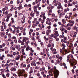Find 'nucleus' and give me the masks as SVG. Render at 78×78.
Here are the masks:
<instances>
[{
    "label": "nucleus",
    "mask_w": 78,
    "mask_h": 78,
    "mask_svg": "<svg viewBox=\"0 0 78 78\" xmlns=\"http://www.w3.org/2000/svg\"><path fill=\"white\" fill-rule=\"evenodd\" d=\"M54 71H52L53 72V73L54 74V76L55 78H58V76H59V72L58 70L56 69V67L54 66Z\"/></svg>",
    "instance_id": "f257e3e1"
},
{
    "label": "nucleus",
    "mask_w": 78,
    "mask_h": 78,
    "mask_svg": "<svg viewBox=\"0 0 78 78\" xmlns=\"http://www.w3.org/2000/svg\"><path fill=\"white\" fill-rule=\"evenodd\" d=\"M76 64L77 63L75 62H71L70 63V64L71 66L73 67V69H76V66H75V65H76Z\"/></svg>",
    "instance_id": "f03ea898"
},
{
    "label": "nucleus",
    "mask_w": 78,
    "mask_h": 78,
    "mask_svg": "<svg viewBox=\"0 0 78 78\" xmlns=\"http://www.w3.org/2000/svg\"><path fill=\"white\" fill-rule=\"evenodd\" d=\"M60 52H61L62 51L63 53L65 52V54H67L68 53V52L67 51V49H63L62 48V49H60Z\"/></svg>",
    "instance_id": "7ed1b4c3"
},
{
    "label": "nucleus",
    "mask_w": 78,
    "mask_h": 78,
    "mask_svg": "<svg viewBox=\"0 0 78 78\" xmlns=\"http://www.w3.org/2000/svg\"><path fill=\"white\" fill-rule=\"evenodd\" d=\"M69 22L70 24H73V25L75 24V21H72L70 20H69Z\"/></svg>",
    "instance_id": "20e7f679"
},
{
    "label": "nucleus",
    "mask_w": 78,
    "mask_h": 78,
    "mask_svg": "<svg viewBox=\"0 0 78 78\" xmlns=\"http://www.w3.org/2000/svg\"><path fill=\"white\" fill-rule=\"evenodd\" d=\"M19 5V7L16 8H17L18 9L20 10V9H22V8H23V7L22 6V4H20Z\"/></svg>",
    "instance_id": "39448f33"
},
{
    "label": "nucleus",
    "mask_w": 78,
    "mask_h": 78,
    "mask_svg": "<svg viewBox=\"0 0 78 78\" xmlns=\"http://www.w3.org/2000/svg\"><path fill=\"white\" fill-rule=\"evenodd\" d=\"M60 62V61H59V60H58L57 61H56L55 62V65H57L58 64H59Z\"/></svg>",
    "instance_id": "423d86ee"
},
{
    "label": "nucleus",
    "mask_w": 78,
    "mask_h": 78,
    "mask_svg": "<svg viewBox=\"0 0 78 78\" xmlns=\"http://www.w3.org/2000/svg\"><path fill=\"white\" fill-rule=\"evenodd\" d=\"M48 69L49 70H50L51 72H51V73H52V72H53V69H51V67H50V66H48Z\"/></svg>",
    "instance_id": "0eeeda50"
},
{
    "label": "nucleus",
    "mask_w": 78,
    "mask_h": 78,
    "mask_svg": "<svg viewBox=\"0 0 78 78\" xmlns=\"http://www.w3.org/2000/svg\"><path fill=\"white\" fill-rule=\"evenodd\" d=\"M11 20H12V21L10 22V24L12 25L13 23H14L15 22L14 20V18H11Z\"/></svg>",
    "instance_id": "6e6552de"
},
{
    "label": "nucleus",
    "mask_w": 78,
    "mask_h": 78,
    "mask_svg": "<svg viewBox=\"0 0 78 78\" xmlns=\"http://www.w3.org/2000/svg\"><path fill=\"white\" fill-rule=\"evenodd\" d=\"M50 50L52 51H56V49L55 48L53 49V47H51Z\"/></svg>",
    "instance_id": "1a4fd4ad"
},
{
    "label": "nucleus",
    "mask_w": 78,
    "mask_h": 78,
    "mask_svg": "<svg viewBox=\"0 0 78 78\" xmlns=\"http://www.w3.org/2000/svg\"><path fill=\"white\" fill-rule=\"evenodd\" d=\"M20 55H19L16 56V60L17 61L20 59Z\"/></svg>",
    "instance_id": "9d476101"
},
{
    "label": "nucleus",
    "mask_w": 78,
    "mask_h": 78,
    "mask_svg": "<svg viewBox=\"0 0 78 78\" xmlns=\"http://www.w3.org/2000/svg\"><path fill=\"white\" fill-rule=\"evenodd\" d=\"M59 36V34H56L55 33H54V38L55 39H56Z\"/></svg>",
    "instance_id": "9b49d317"
},
{
    "label": "nucleus",
    "mask_w": 78,
    "mask_h": 78,
    "mask_svg": "<svg viewBox=\"0 0 78 78\" xmlns=\"http://www.w3.org/2000/svg\"><path fill=\"white\" fill-rule=\"evenodd\" d=\"M62 47H63L62 48V49L63 50H65V48L66 47V45H65V44H64L63 43V44H62Z\"/></svg>",
    "instance_id": "f8f14e48"
},
{
    "label": "nucleus",
    "mask_w": 78,
    "mask_h": 78,
    "mask_svg": "<svg viewBox=\"0 0 78 78\" xmlns=\"http://www.w3.org/2000/svg\"><path fill=\"white\" fill-rule=\"evenodd\" d=\"M61 8L62 9H63V8H62V5L58 6L57 9H60Z\"/></svg>",
    "instance_id": "ddd939ff"
},
{
    "label": "nucleus",
    "mask_w": 78,
    "mask_h": 78,
    "mask_svg": "<svg viewBox=\"0 0 78 78\" xmlns=\"http://www.w3.org/2000/svg\"><path fill=\"white\" fill-rule=\"evenodd\" d=\"M15 48H16V49H17V50H18V51L20 50V48L19 47V46L18 45H16Z\"/></svg>",
    "instance_id": "4468645a"
},
{
    "label": "nucleus",
    "mask_w": 78,
    "mask_h": 78,
    "mask_svg": "<svg viewBox=\"0 0 78 78\" xmlns=\"http://www.w3.org/2000/svg\"><path fill=\"white\" fill-rule=\"evenodd\" d=\"M23 42H27V40H26V37H24L23 38Z\"/></svg>",
    "instance_id": "2eb2a0df"
},
{
    "label": "nucleus",
    "mask_w": 78,
    "mask_h": 78,
    "mask_svg": "<svg viewBox=\"0 0 78 78\" xmlns=\"http://www.w3.org/2000/svg\"><path fill=\"white\" fill-rule=\"evenodd\" d=\"M31 65L32 66H36V63L32 62L31 63Z\"/></svg>",
    "instance_id": "dca6fc26"
},
{
    "label": "nucleus",
    "mask_w": 78,
    "mask_h": 78,
    "mask_svg": "<svg viewBox=\"0 0 78 78\" xmlns=\"http://www.w3.org/2000/svg\"><path fill=\"white\" fill-rule=\"evenodd\" d=\"M48 37L49 39H50V41H52L53 40V38L51 37V35H48Z\"/></svg>",
    "instance_id": "f3484780"
},
{
    "label": "nucleus",
    "mask_w": 78,
    "mask_h": 78,
    "mask_svg": "<svg viewBox=\"0 0 78 78\" xmlns=\"http://www.w3.org/2000/svg\"><path fill=\"white\" fill-rule=\"evenodd\" d=\"M69 59H70V57H69V55H68L67 56V60L66 61L67 62H69V61H70V60H69Z\"/></svg>",
    "instance_id": "a211bd4d"
},
{
    "label": "nucleus",
    "mask_w": 78,
    "mask_h": 78,
    "mask_svg": "<svg viewBox=\"0 0 78 78\" xmlns=\"http://www.w3.org/2000/svg\"><path fill=\"white\" fill-rule=\"evenodd\" d=\"M16 69L14 68H12V69H11V71H12L13 72H15L16 71Z\"/></svg>",
    "instance_id": "6ab92c4d"
},
{
    "label": "nucleus",
    "mask_w": 78,
    "mask_h": 78,
    "mask_svg": "<svg viewBox=\"0 0 78 78\" xmlns=\"http://www.w3.org/2000/svg\"><path fill=\"white\" fill-rule=\"evenodd\" d=\"M68 7H69V6H72L73 5V4H70V2H68Z\"/></svg>",
    "instance_id": "aec40b11"
},
{
    "label": "nucleus",
    "mask_w": 78,
    "mask_h": 78,
    "mask_svg": "<svg viewBox=\"0 0 78 78\" xmlns=\"http://www.w3.org/2000/svg\"><path fill=\"white\" fill-rule=\"evenodd\" d=\"M57 5H58V6H61V3L58 1H57Z\"/></svg>",
    "instance_id": "412c9836"
},
{
    "label": "nucleus",
    "mask_w": 78,
    "mask_h": 78,
    "mask_svg": "<svg viewBox=\"0 0 78 78\" xmlns=\"http://www.w3.org/2000/svg\"><path fill=\"white\" fill-rule=\"evenodd\" d=\"M73 24H70V23H68L67 24V26H68V27H72V26H73Z\"/></svg>",
    "instance_id": "4be33fe9"
},
{
    "label": "nucleus",
    "mask_w": 78,
    "mask_h": 78,
    "mask_svg": "<svg viewBox=\"0 0 78 78\" xmlns=\"http://www.w3.org/2000/svg\"><path fill=\"white\" fill-rule=\"evenodd\" d=\"M72 13H70L69 14V16H68V19H70V17H71V16H72Z\"/></svg>",
    "instance_id": "5701e85b"
},
{
    "label": "nucleus",
    "mask_w": 78,
    "mask_h": 78,
    "mask_svg": "<svg viewBox=\"0 0 78 78\" xmlns=\"http://www.w3.org/2000/svg\"><path fill=\"white\" fill-rule=\"evenodd\" d=\"M9 12V10H6V11L5 12V15H8V12Z\"/></svg>",
    "instance_id": "b1692460"
},
{
    "label": "nucleus",
    "mask_w": 78,
    "mask_h": 78,
    "mask_svg": "<svg viewBox=\"0 0 78 78\" xmlns=\"http://www.w3.org/2000/svg\"><path fill=\"white\" fill-rule=\"evenodd\" d=\"M45 2H46L47 4L48 5H49V3H50V2L48 0H45Z\"/></svg>",
    "instance_id": "393cba45"
},
{
    "label": "nucleus",
    "mask_w": 78,
    "mask_h": 78,
    "mask_svg": "<svg viewBox=\"0 0 78 78\" xmlns=\"http://www.w3.org/2000/svg\"><path fill=\"white\" fill-rule=\"evenodd\" d=\"M73 30H76V31H78V30H77V29H76V26H74L73 27Z\"/></svg>",
    "instance_id": "a878e982"
},
{
    "label": "nucleus",
    "mask_w": 78,
    "mask_h": 78,
    "mask_svg": "<svg viewBox=\"0 0 78 78\" xmlns=\"http://www.w3.org/2000/svg\"><path fill=\"white\" fill-rule=\"evenodd\" d=\"M68 56H69V58L70 57L71 58H73V56L71 54H69V55H68Z\"/></svg>",
    "instance_id": "bb28decb"
},
{
    "label": "nucleus",
    "mask_w": 78,
    "mask_h": 78,
    "mask_svg": "<svg viewBox=\"0 0 78 78\" xmlns=\"http://www.w3.org/2000/svg\"><path fill=\"white\" fill-rule=\"evenodd\" d=\"M41 22L42 23L41 25H43V24H44V23L45 22V20H41Z\"/></svg>",
    "instance_id": "cd10ccee"
},
{
    "label": "nucleus",
    "mask_w": 78,
    "mask_h": 78,
    "mask_svg": "<svg viewBox=\"0 0 78 78\" xmlns=\"http://www.w3.org/2000/svg\"><path fill=\"white\" fill-rule=\"evenodd\" d=\"M9 16H7V19L6 20V22H8L9 21Z\"/></svg>",
    "instance_id": "c85d7f7f"
},
{
    "label": "nucleus",
    "mask_w": 78,
    "mask_h": 78,
    "mask_svg": "<svg viewBox=\"0 0 78 78\" xmlns=\"http://www.w3.org/2000/svg\"><path fill=\"white\" fill-rule=\"evenodd\" d=\"M63 42H64V43H66V44L67 45V46H68V45H69V43L68 42H67L66 41H64Z\"/></svg>",
    "instance_id": "c756f323"
},
{
    "label": "nucleus",
    "mask_w": 78,
    "mask_h": 78,
    "mask_svg": "<svg viewBox=\"0 0 78 78\" xmlns=\"http://www.w3.org/2000/svg\"><path fill=\"white\" fill-rule=\"evenodd\" d=\"M43 20H45V19H46V17H45V16L44 15H43Z\"/></svg>",
    "instance_id": "7c9ffc66"
},
{
    "label": "nucleus",
    "mask_w": 78,
    "mask_h": 78,
    "mask_svg": "<svg viewBox=\"0 0 78 78\" xmlns=\"http://www.w3.org/2000/svg\"><path fill=\"white\" fill-rule=\"evenodd\" d=\"M29 48H30V47L29 46H28V47H27L26 48V51H28V50H29Z\"/></svg>",
    "instance_id": "2f4dec72"
},
{
    "label": "nucleus",
    "mask_w": 78,
    "mask_h": 78,
    "mask_svg": "<svg viewBox=\"0 0 78 78\" xmlns=\"http://www.w3.org/2000/svg\"><path fill=\"white\" fill-rule=\"evenodd\" d=\"M11 39H15V40L16 39V37L14 36H13L12 37H11Z\"/></svg>",
    "instance_id": "473e14b6"
},
{
    "label": "nucleus",
    "mask_w": 78,
    "mask_h": 78,
    "mask_svg": "<svg viewBox=\"0 0 78 78\" xmlns=\"http://www.w3.org/2000/svg\"><path fill=\"white\" fill-rule=\"evenodd\" d=\"M2 77H3V78H6V76L5 75V74H2Z\"/></svg>",
    "instance_id": "72a5a7b5"
},
{
    "label": "nucleus",
    "mask_w": 78,
    "mask_h": 78,
    "mask_svg": "<svg viewBox=\"0 0 78 78\" xmlns=\"http://www.w3.org/2000/svg\"><path fill=\"white\" fill-rule=\"evenodd\" d=\"M64 30H65V29L64 28L60 29V30L62 32H63V31H64Z\"/></svg>",
    "instance_id": "f704fd0d"
},
{
    "label": "nucleus",
    "mask_w": 78,
    "mask_h": 78,
    "mask_svg": "<svg viewBox=\"0 0 78 78\" xmlns=\"http://www.w3.org/2000/svg\"><path fill=\"white\" fill-rule=\"evenodd\" d=\"M65 23H66V22H65V23H63V24H62V27H66Z\"/></svg>",
    "instance_id": "c9c22d12"
},
{
    "label": "nucleus",
    "mask_w": 78,
    "mask_h": 78,
    "mask_svg": "<svg viewBox=\"0 0 78 78\" xmlns=\"http://www.w3.org/2000/svg\"><path fill=\"white\" fill-rule=\"evenodd\" d=\"M5 51V50L4 48H2L0 49V51L1 52H2V51Z\"/></svg>",
    "instance_id": "e433bc0d"
},
{
    "label": "nucleus",
    "mask_w": 78,
    "mask_h": 78,
    "mask_svg": "<svg viewBox=\"0 0 78 78\" xmlns=\"http://www.w3.org/2000/svg\"><path fill=\"white\" fill-rule=\"evenodd\" d=\"M78 3V2L77 1H76V2H73V5H75V4H76V3Z\"/></svg>",
    "instance_id": "4c0bfd02"
},
{
    "label": "nucleus",
    "mask_w": 78,
    "mask_h": 78,
    "mask_svg": "<svg viewBox=\"0 0 78 78\" xmlns=\"http://www.w3.org/2000/svg\"><path fill=\"white\" fill-rule=\"evenodd\" d=\"M26 62L27 63H30V60H27L26 61Z\"/></svg>",
    "instance_id": "58836bf2"
},
{
    "label": "nucleus",
    "mask_w": 78,
    "mask_h": 78,
    "mask_svg": "<svg viewBox=\"0 0 78 78\" xmlns=\"http://www.w3.org/2000/svg\"><path fill=\"white\" fill-rule=\"evenodd\" d=\"M47 21H48V22H50V21H51V19H49V18H47Z\"/></svg>",
    "instance_id": "ea45409f"
},
{
    "label": "nucleus",
    "mask_w": 78,
    "mask_h": 78,
    "mask_svg": "<svg viewBox=\"0 0 78 78\" xmlns=\"http://www.w3.org/2000/svg\"><path fill=\"white\" fill-rule=\"evenodd\" d=\"M51 44H49L47 45V47L48 48V47H51Z\"/></svg>",
    "instance_id": "a19ab883"
},
{
    "label": "nucleus",
    "mask_w": 78,
    "mask_h": 78,
    "mask_svg": "<svg viewBox=\"0 0 78 78\" xmlns=\"http://www.w3.org/2000/svg\"><path fill=\"white\" fill-rule=\"evenodd\" d=\"M23 71H20L19 72V74L20 75H23Z\"/></svg>",
    "instance_id": "79ce46f5"
},
{
    "label": "nucleus",
    "mask_w": 78,
    "mask_h": 78,
    "mask_svg": "<svg viewBox=\"0 0 78 78\" xmlns=\"http://www.w3.org/2000/svg\"><path fill=\"white\" fill-rule=\"evenodd\" d=\"M13 76H14L15 77V78H17V75H16V74L15 73H13Z\"/></svg>",
    "instance_id": "37998d69"
},
{
    "label": "nucleus",
    "mask_w": 78,
    "mask_h": 78,
    "mask_svg": "<svg viewBox=\"0 0 78 78\" xmlns=\"http://www.w3.org/2000/svg\"><path fill=\"white\" fill-rule=\"evenodd\" d=\"M36 64H37V65H39V64H40L41 62H36Z\"/></svg>",
    "instance_id": "c03bdc74"
},
{
    "label": "nucleus",
    "mask_w": 78,
    "mask_h": 78,
    "mask_svg": "<svg viewBox=\"0 0 78 78\" xmlns=\"http://www.w3.org/2000/svg\"><path fill=\"white\" fill-rule=\"evenodd\" d=\"M51 37H53L54 38V37H55L54 33L53 34H51Z\"/></svg>",
    "instance_id": "a18cd8bd"
},
{
    "label": "nucleus",
    "mask_w": 78,
    "mask_h": 78,
    "mask_svg": "<svg viewBox=\"0 0 78 78\" xmlns=\"http://www.w3.org/2000/svg\"><path fill=\"white\" fill-rule=\"evenodd\" d=\"M64 33H65L67 34V33L68 31H67V30H65H65H64Z\"/></svg>",
    "instance_id": "49530a36"
},
{
    "label": "nucleus",
    "mask_w": 78,
    "mask_h": 78,
    "mask_svg": "<svg viewBox=\"0 0 78 78\" xmlns=\"http://www.w3.org/2000/svg\"><path fill=\"white\" fill-rule=\"evenodd\" d=\"M38 61H39V62H41V61H42V58H38Z\"/></svg>",
    "instance_id": "de8ad7c7"
},
{
    "label": "nucleus",
    "mask_w": 78,
    "mask_h": 78,
    "mask_svg": "<svg viewBox=\"0 0 78 78\" xmlns=\"http://www.w3.org/2000/svg\"><path fill=\"white\" fill-rule=\"evenodd\" d=\"M10 44L11 45H13V44H14V41H11Z\"/></svg>",
    "instance_id": "09e8293b"
},
{
    "label": "nucleus",
    "mask_w": 78,
    "mask_h": 78,
    "mask_svg": "<svg viewBox=\"0 0 78 78\" xmlns=\"http://www.w3.org/2000/svg\"><path fill=\"white\" fill-rule=\"evenodd\" d=\"M6 76L7 78H8V77L9 76V73H7L6 75Z\"/></svg>",
    "instance_id": "8fccbe9b"
},
{
    "label": "nucleus",
    "mask_w": 78,
    "mask_h": 78,
    "mask_svg": "<svg viewBox=\"0 0 78 78\" xmlns=\"http://www.w3.org/2000/svg\"><path fill=\"white\" fill-rule=\"evenodd\" d=\"M21 44L22 45H25V43H24V42L22 41L21 43Z\"/></svg>",
    "instance_id": "3c124183"
},
{
    "label": "nucleus",
    "mask_w": 78,
    "mask_h": 78,
    "mask_svg": "<svg viewBox=\"0 0 78 78\" xmlns=\"http://www.w3.org/2000/svg\"><path fill=\"white\" fill-rule=\"evenodd\" d=\"M8 36H9V38H11V35L10 34H8Z\"/></svg>",
    "instance_id": "603ef678"
},
{
    "label": "nucleus",
    "mask_w": 78,
    "mask_h": 78,
    "mask_svg": "<svg viewBox=\"0 0 78 78\" xmlns=\"http://www.w3.org/2000/svg\"><path fill=\"white\" fill-rule=\"evenodd\" d=\"M58 59H60V61H61V60L62 59V56H60L59 57Z\"/></svg>",
    "instance_id": "864d4df0"
},
{
    "label": "nucleus",
    "mask_w": 78,
    "mask_h": 78,
    "mask_svg": "<svg viewBox=\"0 0 78 78\" xmlns=\"http://www.w3.org/2000/svg\"><path fill=\"white\" fill-rule=\"evenodd\" d=\"M7 72V73H8V72H9V69H7L6 70H5V72Z\"/></svg>",
    "instance_id": "5fc2aeb1"
},
{
    "label": "nucleus",
    "mask_w": 78,
    "mask_h": 78,
    "mask_svg": "<svg viewBox=\"0 0 78 78\" xmlns=\"http://www.w3.org/2000/svg\"><path fill=\"white\" fill-rule=\"evenodd\" d=\"M46 36H48L49 35V34H50L48 32H46Z\"/></svg>",
    "instance_id": "6e6d98bb"
},
{
    "label": "nucleus",
    "mask_w": 78,
    "mask_h": 78,
    "mask_svg": "<svg viewBox=\"0 0 78 78\" xmlns=\"http://www.w3.org/2000/svg\"><path fill=\"white\" fill-rule=\"evenodd\" d=\"M49 12L50 13H51V12H52V10H51V9H50L49 10Z\"/></svg>",
    "instance_id": "4d7b16f0"
},
{
    "label": "nucleus",
    "mask_w": 78,
    "mask_h": 78,
    "mask_svg": "<svg viewBox=\"0 0 78 78\" xmlns=\"http://www.w3.org/2000/svg\"><path fill=\"white\" fill-rule=\"evenodd\" d=\"M12 50H16V48L14 47H12Z\"/></svg>",
    "instance_id": "13d9d810"
},
{
    "label": "nucleus",
    "mask_w": 78,
    "mask_h": 78,
    "mask_svg": "<svg viewBox=\"0 0 78 78\" xmlns=\"http://www.w3.org/2000/svg\"><path fill=\"white\" fill-rule=\"evenodd\" d=\"M55 34H58V31H55V33H54Z\"/></svg>",
    "instance_id": "bf43d9fd"
},
{
    "label": "nucleus",
    "mask_w": 78,
    "mask_h": 78,
    "mask_svg": "<svg viewBox=\"0 0 78 78\" xmlns=\"http://www.w3.org/2000/svg\"><path fill=\"white\" fill-rule=\"evenodd\" d=\"M48 33H51V30H50V29L48 30Z\"/></svg>",
    "instance_id": "052dcab7"
},
{
    "label": "nucleus",
    "mask_w": 78,
    "mask_h": 78,
    "mask_svg": "<svg viewBox=\"0 0 78 78\" xmlns=\"http://www.w3.org/2000/svg\"><path fill=\"white\" fill-rule=\"evenodd\" d=\"M53 27H57V25H56V24H55L53 25Z\"/></svg>",
    "instance_id": "680f3d73"
},
{
    "label": "nucleus",
    "mask_w": 78,
    "mask_h": 78,
    "mask_svg": "<svg viewBox=\"0 0 78 78\" xmlns=\"http://www.w3.org/2000/svg\"><path fill=\"white\" fill-rule=\"evenodd\" d=\"M71 29V27H68L67 28L68 30H70Z\"/></svg>",
    "instance_id": "e2e57ef3"
},
{
    "label": "nucleus",
    "mask_w": 78,
    "mask_h": 78,
    "mask_svg": "<svg viewBox=\"0 0 78 78\" xmlns=\"http://www.w3.org/2000/svg\"><path fill=\"white\" fill-rule=\"evenodd\" d=\"M56 57V58H58V59H59V55H57Z\"/></svg>",
    "instance_id": "0e129e2a"
},
{
    "label": "nucleus",
    "mask_w": 78,
    "mask_h": 78,
    "mask_svg": "<svg viewBox=\"0 0 78 78\" xmlns=\"http://www.w3.org/2000/svg\"><path fill=\"white\" fill-rule=\"evenodd\" d=\"M14 42H15V43H17V40L16 39H15L14 41Z\"/></svg>",
    "instance_id": "69168bd1"
},
{
    "label": "nucleus",
    "mask_w": 78,
    "mask_h": 78,
    "mask_svg": "<svg viewBox=\"0 0 78 78\" xmlns=\"http://www.w3.org/2000/svg\"><path fill=\"white\" fill-rule=\"evenodd\" d=\"M42 20V19L41 18H39V19H38V21L39 22H41Z\"/></svg>",
    "instance_id": "338daca9"
},
{
    "label": "nucleus",
    "mask_w": 78,
    "mask_h": 78,
    "mask_svg": "<svg viewBox=\"0 0 78 78\" xmlns=\"http://www.w3.org/2000/svg\"><path fill=\"white\" fill-rule=\"evenodd\" d=\"M0 59L1 60H3V58L2 56H1L0 57Z\"/></svg>",
    "instance_id": "774afa93"
}]
</instances>
